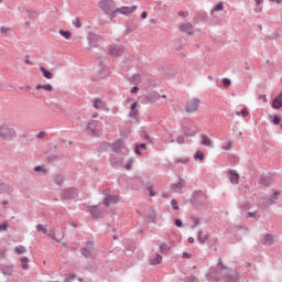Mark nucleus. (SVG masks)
Returning <instances> with one entry per match:
<instances>
[{"label":"nucleus","instance_id":"nucleus-1","mask_svg":"<svg viewBox=\"0 0 282 282\" xmlns=\"http://www.w3.org/2000/svg\"><path fill=\"white\" fill-rule=\"evenodd\" d=\"M17 138V130L14 127L8 124V123H2L0 124V139L4 140L6 142H12Z\"/></svg>","mask_w":282,"mask_h":282},{"label":"nucleus","instance_id":"nucleus-2","mask_svg":"<svg viewBox=\"0 0 282 282\" xmlns=\"http://www.w3.org/2000/svg\"><path fill=\"white\" fill-rule=\"evenodd\" d=\"M207 199L208 196H206L204 192L195 191L193 192L192 197L189 198V203L192 204V206H194V208H202V206L206 204Z\"/></svg>","mask_w":282,"mask_h":282},{"label":"nucleus","instance_id":"nucleus-3","mask_svg":"<svg viewBox=\"0 0 282 282\" xmlns=\"http://www.w3.org/2000/svg\"><path fill=\"white\" fill-rule=\"evenodd\" d=\"M78 197V189L76 187H68L62 189L61 192V199L62 202H72V199H77Z\"/></svg>","mask_w":282,"mask_h":282},{"label":"nucleus","instance_id":"nucleus-4","mask_svg":"<svg viewBox=\"0 0 282 282\" xmlns=\"http://www.w3.org/2000/svg\"><path fill=\"white\" fill-rule=\"evenodd\" d=\"M98 6L104 14H110L112 10H116V1L113 0H100Z\"/></svg>","mask_w":282,"mask_h":282},{"label":"nucleus","instance_id":"nucleus-5","mask_svg":"<svg viewBox=\"0 0 282 282\" xmlns=\"http://www.w3.org/2000/svg\"><path fill=\"white\" fill-rule=\"evenodd\" d=\"M99 70L91 76V80L97 83L98 80H102V78L107 77V65L102 64V57H99Z\"/></svg>","mask_w":282,"mask_h":282},{"label":"nucleus","instance_id":"nucleus-6","mask_svg":"<svg viewBox=\"0 0 282 282\" xmlns=\"http://www.w3.org/2000/svg\"><path fill=\"white\" fill-rule=\"evenodd\" d=\"M82 257L85 259H93L94 258V241H87L86 246L79 250Z\"/></svg>","mask_w":282,"mask_h":282},{"label":"nucleus","instance_id":"nucleus-7","mask_svg":"<svg viewBox=\"0 0 282 282\" xmlns=\"http://www.w3.org/2000/svg\"><path fill=\"white\" fill-rule=\"evenodd\" d=\"M200 102H202V100L199 98H194V99L187 101V104L185 106L186 113H195V111H197Z\"/></svg>","mask_w":282,"mask_h":282},{"label":"nucleus","instance_id":"nucleus-8","mask_svg":"<svg viewBox=\"0 0 282 282\" xmlns=\"http://www.w3.org/2000/svg\"><path fill=\"white\" fill-rule=\"evenodd\" d=\"M88 213H90L94 219H102L105 217V209H100L98 205L89 206Z\"/></svg>","mask_w":282,"mask_h":282},{"label":"nucleus","instance_id":"nucleus-9","mask_svg":"<svg viewBox=\"0 0 282 282\" xmlns=\"http://www.w3.org/2000/svg\"><path fill=\"white\" fill-rule=\"evenodd\" d=\"M96 124H98V121L90 120L87 123L86 130L88 131L89 135H93V138H100V132L98 129H96Z\"/></svg>","mask_w":282,"mask_h":282},{"label":"nucleus","instance_id":"nucleus-10","mask_svg":"<svg viewBox=\"0 0 282 282\" xmlns=\"http://www.w3.org/2000/svg\"><path fill=\"white\" fill-rule=\"evenodd\" d=\"M87 39L90 47H98L100 45V35L89 32Z\"/></svg>","mask_w":282,"mask_h":282},{"label":"nucleus","instance_id":"nucleus-11","mask_svg":"<svg viewBox=\"0 0 282 282\" xmlns=\"http://www.w3.org/2000/svg\"><path fill=\"white\" fill-rule=\"evenodd\" d=\"M259 186L260 188L272 186V177H270V175L262 174L259 180Z\"/></svg>","mask_w":282,"mask_h":282},{"label":"nucleus","instance_id":"nucleus-12","mask_svg":"<svg viewBox=\"0 0 282 282\" xmlns=\"http://www.w3.org/2000/svg\"><path fill=\"white\" fill-rule=\"evenodd\" d=\"M122 52H124V46L122 45H115L112 48L108 51L110 56L120 57L122 56Z\"/></svg>","mask_w":282,"mask_h":282},{"label":"nucleus","instance_id":"nucleus-13","mask_svg":"<svg viewBox=\"0 0 282 282\" xmlns=\"http://www.w3.org/2000/svg\"><path fill=\"white\" fill-rule=\"evenodd\" d=\"M155 209L150 207L149 212L145 214L144 221H147V224H155Z\"/></svg>","mask_w":282,"mask_h":282},{"label":"nucleus","instance_id":"nucleus-14","mask_svg":"<svg viewBox=\"0 0 282 282\" xmlns=\"http://www.w3.org/2000/svg\"><path fill=\"white\" fill-rule=\"evenodd\" d=\"M238 208L242 213H248V210H250V208H252V203H250L248 200H240V202H238Z\"/></svg>","mask_w":282,"mask_h":282},{"label":"nucleus","instance_id":"nucleus-15","mask_svg":"<svg viewBox=\"0 0 282 282\" xmlns=\"http://www.w3.org/2000/svg\"><path fill=\"white\" fill-rule=\"evenodd\" d=\"M119 9V14H133V12H135V10H138V6H132V7H121L118 8Z\"/></svg>","mask_w":282,"mask_h":282},{"label":"nucleus","instance_id":"nucleus-16","mask_svg":"<svg viewBox=\"0 0 282 282\" xmlns=\"http://www.w3.org/2000/svg\"><path fill=\"white\" fill-rule=\"evenodd\" d=\"M118 202H120V199L118 198V196L107 195V196L104 198L102 204H105L106 206H109L110 204H118Z\"/></svg>","mask_w":282,"mask_h":282},{"label":"nucleus","instance_id":"nucleus-17","mask_svg":"<svg viewBox=\"0 0 282 282\" xmlns=\"http://www.w3.org/2000/svg\"><path fill=\"white\" fill-rule=\"evenodd\" d=\"M186 187V181L184 178H180L177 183L171 185L172 191H182V188Z\"/></svg>","mask_w":282,"mask_h":282},{"label":"nucleus","instance_id":"nucleus-18","mask_svg":"<svg viewBox=\"0 0 282 282\" xmlns=\"http://www.w3.org/2000/svg\"><path fill=\"white\" fill-rule=\"evenodd\" d=\"M135 30H138V23H135L133 20H129L126 25L127 34H131V32H135Z\"/></svg>","mask_w":282,"mask_h":282},{"label":"nucleus","instance_id":"nucleus-19","mask_svg":"<svg viewBox=\"0 0 282 282\" xmlns=\"http://www.w3.org/2000/svg\"><path fill=\"white\" fill-rule=\"evenodd\" d=\"M145 100L147 102H158V100H160V94L156 91L150 93L145 95Z\"/></svg>","mask_w":282,"mask_h":282},{"label":"nucleus","instance_id":"nucleus-20","mask_svg":"<svg viewBox=\"0 0 282 282\" xmlns=\"http://www.w3.org/2000/svg\"><path fill=\"white\" fill-rule=\"evenodd\" d=\"M229 181L232 184H239V173L235 170H229Z\"/></svg>","mask_w":282,"mask_h":282},{"label":"nucleus","instance_id":"nucleus-21","mask_svg":"<svg viewBox=\"0 0 282 282\" xmlns=\"http://www.w3.org/2000/svg\"><path fill=\"white\" fill-rule=\"evenodd\" d=\"M0 270L4 274V276H12V272H14V264L4 265Z\"/></svg>","mask_w":282,"mask_h":282},{"label":"nucleus","instance_id":"nucleus-22","mask_svg":"<svg viewBox=\"0 0 282 282\" xmlns=\"http://www.w3.org/2000/svg\"><path fill=\"white\" fill-rule=\"evenodd\" d=\"M272 109H281L282 107V97L281 94H279L271 104Z\"/></svg>","mask_w":282,"mask_h":282},{"label":"nucleus","instance_id":"nucleus-23","mask_svg":"<svg viewBox=\"0 0 282 282\" xmlns=\"http://www.w3.org/2000/svg\"><path fill=\"white\" fill-rule=\"evenodd\" d=\"M180 30H181V32H185V34L191 35V34H193V24H191V23L182 24L180 26Z\"/></svg>","mask_w":282,"mask_h":282},{"label":"nucleus","instance_id":"nucleus-24","mask_svg":"<svg viewBox=\"0 0 282 282\" xmlns=\"http://www.w3.org/2000/svg\"><path fill=\"white\" fill-rule=\"evenodd\" d=\"M197 21H202L203 23H208V13L204 11H199L196 13Z\"/></svg>","mask_w":282,"mask_h":282},{"label":"nucleus","instance_id":"nucleus-25","mask_svg":"<svg viewBox=\"0 0 282 282\" xmlns=\"http://www.w3.org/2000/svg\"><path fill=\"white\" fill-rule=\"evenodd\" d=\"M110 164H111V166H113L116 169L118 166H122L123 160L121 158L111 156Z\"/></svg>","mask_w":282,"mask_h":282},{"label":"nucleus","instance_id":"nucleus-26","mask_svg":"<svg viewBox=\"0 0 282 282\" xmlns=\"http://www.w3.org/2000/svg\"><path fill=\"white\" fill-rule=\"evenodd\" d=\"M40 72L42 73V75L44 76V78H47V80H52V78H54V74H52V72H50L47 68H45L44 66L40 67Z\"/></svg>","mask_w":282,"mask_h":282},{"label":"nucleus","instance_id":"nucleus-27","mask_svg":"<svg viewBox=\"0 0 282 282\" xmlns=\"http://www.w3.org/2000/svg\"><path fill=\"white\" fill-rule=\"evenodd\" d=\"M182 132L186 138H193V135L197 134V131L188 128V127H183Z\"/></svg>","mask_w":282,"mask_h":282},{"label":"nucleus","instance_id":"nucleus-28","mask_svg":"<svg viewBox=\"0 0 282 282\" xmlns=\"http://www.w3.org/2000/svg\"><path fill=\"white\" fill-rule=\"evenodd\" d=\"M142 151H147V143H138L134 147L135 155H142Z\"/></svg>","mask_w":282,"mask_h":282},{"label":"nucleus","instance_id":"nucleus-29","mask_svg":"<svg viewBox=\"0 0 282 282\" xmlns=\"http://www.w3.org/2000/svg\"><path fill=\"white\" fill-rule=\"evenodd\" d=\"M138 102H133L130 107V112H129V117L130 118H137L138 117Z\"/></svg>","mask_w":282,"mask_h":282},{"label":"nucleus","instance_id":"nucleus-30","mask_svg":"<svg viewBox=\"0 0 282 282\" xmlns=\"http://www.w3.org/2000/svg\"><path fill=\"white\" fill-rule=\"evenodd\" d=\"M273 245H274V236H272V234H265L263 246H273Z\"/></svg>","mask_w":282,"mask_h":282},{"label":"nucleus","instance_id":"nucleus-31","mask_svg":"<svg viewBox=\"0 0 282 282\" xmlns=\"http://www.w3.org/2000/svg\"><path fill=\"white\" fill-rule=\"evenodd\" d=\"M53 182L57 186H63V183L65 182V177H63V175H61V174H54L53 175Z\"/></svg>","mask_w":282,"mask_h":282},{"label":"nucleus","instance_id":"nucleus-32","mask_svg":"<svg viewBox=\"0 0 282 282\" xmlns=\"http://www.w3.org/2000/svg\"><path fill=\"white\" fill-rule=\"evenodd\" d=\"M121 149L122 142L120 140L115 141L111 145V150L113 151V153H120Z\"/></svg>","mask_w":282,"mask_h":282},{"label":"nucleus","instance_id":"nucleus-33","mask_svg":"<svg viewBox=\"0 0 282 282\" xmlns=\"http://www.w3.org/2000/svg\"><path fill=\"white\" fill-rule=\"evenodd\" d=\"M269 120L275 127H279V124L281 126V116L280 115L269 116Z\"/></svg>","mask_w":282,"mask_h":282},{"label":"nucleus","instance_id":"nucleus-34","mask_svg":"<svg viewBox=\"0 0 282 282\" xmlns=\"http://www.w3.org/2000/svg\"><path fill=\"white\" fill-rule=\"evenodd\" d=\"M48 107H50V109H51L52 111H55V113H58L59 111H63V105H61V104L51 102V104L48 105Z\"/></svg>","mask_w":282,"mask_h":282},{"label":"nucleus","instance_id":"nucleus-35","mask_svg":"<svg viewBox=\"0 0 282 282\" xmlns=\"http://www.w3.org/2000/svg\"><path fill=\"white\" fill-rule=\"evenodd\" d=\"M35 89L39 91L41 89H44V91H52V89H54V87L51 86V84H37L35 86Z\"/></svg>","mask_w":282,"mask_h":282},{"label":"nucleus","instance_id":"nucleus-36","mask_svg":"<svg viewBox=\"0 0 282 282\" xmlns=\"http://www.w3.org/2000/svg\"><path fill=\"white\" fill-rule=\"evenodd\" d=\"M162 263V256L156 253L154 259H150V265H160Z\"/></svg>","mask_w":282,"mask_h":282},{"label":"nucleus","instance_id":"nucleus-37","mask_svg":"<svg viewBox=\"0 0 282 282\" xmlns=\"http://www.w3.org/2000/svg\"><path fill=\"white\" fill-rule=\"evenodd\" d=\"M93 107H95L96 109H104L105 108V101L101 99H95Z\"/></svg>","mask_w":282,"mask_h":282},{"label":"nucleus","instance_id":"nucleus-38","mask_svg":"<svg viewBox=\"0 0 282 282\" xmlns=\"http://www.w3.org/2000/svg\"><path fill=\"white\" fill-rule=\"evenodd\" d=\"M202 144L204 147H213V141L206 134H202Z\"/></svg>","mask_w":282,"mask_h":282},{"label":"nucleus","instance_id":"nucleus-39","mask_svg":"<svg viewBox=\"0 0 282 282\" xmlns=\"http://www.w3.org/2000/svg\"><path fill=\"white\" fill-rule=\"evenodd\" d=\"M261 204L263 208H269V206H272V200L270 199V197H262Z\"/></svg>","mask_w":282,"mask_h":282},{"label":"nucleus","instance_id":"nucleus-40","mask_svg":"<svg viewBox=\"0 0 282 282\" xmlns=\"http://www.w3.org/2000/svg\"><path fill=\"white\" fill-rule=\"evenodd\" d=\"M29 262L30 259H28V257L21 258L22 270H30V264H28Z\"/></svg>","mask_w":282,"mask_h":282},{"label":"nucleus","instance_id":"nucleus-41","mask_svg":"<svg viewBox=\"0 0 282 282\" xmlns=\"http://www.w3.org/2000/svg\"><path fill=\"white\" fill-rule=\"evenodd\" d=\"M221 10H224V2L217 3L210 11V14H215V12H221Z\"/></svg>","mask_w":282,"mask_h":282},{"label":"nucleus","instance_id":"nucleus-42","mask_svg":"<svg viewBox=\"0 0 282 282\" xmlns=\"http://www.w3.org/2000/svg\"><path fill=\"white\" fill-rule=\"evenodd\" d=\"M224 279L227 281V282H237V276L232 273H227L224 275Z\"/></svg>","mask_w":282,"mask_h":282},{"label":"nucleus","instance_id":"nucleus-43","mask_svg":"<svg viewBox=\"0 0 282 282\" xmlns=\"http://www.w3.org/2000/svg\"><path fill=\"white\" fill-rule=\"evenodd\" d=\"M208 237V234L202 236V231H198L197 239L199 243H206Z\"/></svg>","mask_w":282,"mask_h":282},{"label":"nucleus","instance_id":"nucleus-44","mask_svg":"<svg viewBox=\"0 0 282 282\" xmlns=\"http://www.w3.org/2000/svg\"><path fill=\"white\" fill-rule=\"evenodd\" d=\"M246 218H247V219L252 218V219H256L257 221H259V217H258V215H257V210H254V212H247Z\"/></svg>","mask_w":282,"mask_h":282},{"label":"nucleus","instance_id":"nucleus-45","mask_svg":"<svg viewBox=\"0 0 282 282\" xmlns=\"http://www.w3.org/2000/svg\"><path fill=\"white\" fill-rule=\"evenodd\" d=\"M108 17H110V21H113L116 19L117 14H120V10L118 8L110 11V13H106Z\"/></svg>","mask_w":282,"mask_h":282},{"label":"nucleus","instance_id":"nucleus-46","mask_svg":"<svg viewBox=\"0 0 282 282\" xmlns=\"http://www.w3.org/2000/svg\"><path fill=\"white\" fill-rule=\"evenodd\" d=\"M58 160H61V155H58V154H51V155H48L47 158H46V162H56V161H58Z\"/></svg>","mask_w":282,"mask_h":282},{"label":"nucleus","instance_id":"nucleus-47","mask_svg":"<svg viewBox=\"0 0 282 282\" xmlns=\"http://www.w3.org/2000/svg\"><path fill=\"white\" fill-rule=\"evenodd\" d=\"M58 33L61 34V36H63L66 40L72 39V33L69 31L59 30Z\"/></svg>","mask_w":282,"mask_h":282},{"label":"nucleus","instance_id":"nucleus-48","mask_svg":"<svg viewBox=\"0 0 282 282\" xmlns=\"http://www.w3.org/2000/svg\"><path fill=\"white\" fill-rule=\"evenodd\" d=\"M236 116H242V118H248V116H250V112H248V109L242 108L241 111H236Z\"/></svg>","mask_w":282,"mask_h":282},{"label":"nucleus","instance_id":"nucleus-49","mask_svg":"<svg viewBox=\"0 0 282 282\" xmlns=\"http://www.w3.org/2000/svg\"><path fill=\"white\" fill-rule=\"evenodd\" d=\"M194 160H199V162H203L204 160V152L202 151H196V153L194 154Z\"/></svg>","mask_w":282,"mask_h":282},{"label":"nucleus","instance_id":"nucleus-50","mask_svg":"<svg viewBox=\"0 0 282 282\" xmlns=\"http://www.w3.org/2000/svg\"><path fill=\"white\" fill-rule=\"evenodd\" d=\"M184 282H199V279L195 275H189L184 278Z\"/></svg>","mask_w":282,"mask_h":282},{"label":"nucleus","instance_id":"nucleus-51","mask_svg":"<svg viewBox=\"0 0 282 282\" xmlns=\"http://www.w3.org/2000/svg\"><path fill=\"white\" fill-rule=\"evenodd\" d=\"M25 252H26L25 247H23L21 245L19 247H15V253L17 254H25Z\"/></svg>","mask_w":282,"mask_h":282},{"label":"nucleus","instance_id":"nucleus-52","mask_svg":"<svg viewBox=\"0 0 282 282\" xmlns=\"http://www.w3.org/2000/svg\"><path fill=\"white\" fill-rule=\"evenodd\" d=\"M160 250H161L162 253L169 252V250H171V247H169V246L166 245V242H162V243L160 245Z\"/></svg>","mask_w":282,"mask_h":282},{"label":"nucleus","instance_id":"nucleus-53","mask_svg":"<svg viewBox=\"0 0 282 282\" xmlns=\"http://www.w3.org/2000/svg\"><path fill=\"white\" fill-rule=\"evenodd\" d=\"M8 228H10V225L8 224V220L0 224V232H3L6 230H8Z\"/></svg>","mask_w":282,"mask_h":282},{"label":"nucleus","instance_id":"nucleus-54","mask_svg":"<svg viewBox=\"0 0 282 282\" xmlns=\"http://www.w3.org/2000/svg\"><path fill=\"white\" fill-rule=\"evenodd\" d=\"M36 230L43 232V235H47V228L43 227L42 224L36 225Z\"/></svg>","mask_w":282,"mask_h":282},{"label":"nucleus","instance_id":"nucleus-55","mask_svg":"<svg viewBox=\"0 0 282 282\" xmlns=\"http://www.w3.org/2000/svg\"><path fill=\"white\" fill-rule=\"evenodd\" d=\"M223 87L228 88L232 85V82L229 78H223Z\"/></svg>","mask_w":282,"mask_h":282},{"label":"nucleus","instance_id":"nucleus-56","mask_svg":"<svg viewBox=\"0 0 282 282\" xmlns=\"http://www.w3.org/2000/svg\"><path fill=\"white\" fill-rule=\"evenodd\" d=\"M279 192H274L273 195L271 197H269V199L272 202V204H275L276 199H279Z\"/></svg>","mask_w":282,"mask_h":282},{"label":"nucleus","instance_id":"nucleus-57","mask_svg":"<svg viewBox=\"0 0 282 282\" xmlns=\"http://www.w3.org/2000/svg\"><path fill=\"white\" fill-rule=\"evenodd\" d=\"M174 224L176 228H184V224L182 223V219L176 218L174 219Z\"/></svg>","mask_w":282,"mask_h":282},{"label":"nucleus","instance_id":"nucleus-58","mask_svg":"<svg viewBox=\"0 0 282 282\" xmlns=\"http://www.w3.org/2000/svg\"><path fill=\"white\" fill-rule=\"evenodd\" d=\"M48 237L51 239H53L54 241H56L57 243H61V240H58V238H56V231H52L51 234H48Z\"/></svg>","mask_w":282,"mask_h":282},{"label":"nucleus","instance_id":"nucleus-59","mask_svg":"<svg viewBox=\"0 0 282 282\" xmlns=\"http://www.w3.org/2000/svg\"><path fill=\"white\" fill-rule=\"evenodd\" d=\"M171 204H172L173 210H180V206H177V200L175 198L171 200Z\"/></svg>","mask_w":282,"mask_h":282},{"label":"nucleus","instance_id":"nucleus-60","mask_svg":"<svg viewBox=\"0 0 282 282\" xmlns=\"http://www.w3.org/2000/svg\"><path fill=\"white\" fill-rule=\"evenodd\" d=\"M223 149H225V151H230V149H232V142L230 141L225 142V145L223 147Z\"/></svg>","mask_w":282,"mask_h":282},{"label":"nucleus","instance_id":"nucleus-61","mask_svg":"<svg viewBox=\"0 0 282 282\" xmlns=\"http://www.w3.org/2000/svg\"><path fill=\"white\" fill-rule=\"evenodd\" d=\"M73 25H75V28H83V23H80V18H77L75 21H73Z\"/></svg>","mask_w":282,"mask_h":282},{"label":"nucleus","instance_id":"nucleus-62","mask_svg":"<svg viewBox=\"0 0 282 282\" xmlns=\"http://www.w3.org/2000/svg\"><path fill=\"white\" fill-rule=\"evenodd\" d=\"M131 166H133V159L128 160V162L126 164L127 171H131Z\"/></svg>","mask_w":282,"mask_h":282},{"label":"nucleus","instance_id":"nucleus-63","mask_svg":"<svg viewBox=\"0 0 282 282\" xmlns=\"http://www.w3.org/2000/svg\"><path fill=\"white\" fill-rule=\"evenodd\" d=\"M26 12H28L29 17H31V18L34 17V14H35V17H39V13L32 9H26Z\"/></svg>","mask_w":282,"mask_h":282},{"label":"nucleus","instance_id":"nucleus-64","mask_svg":"<svg viewBox=\"0 0 282 282\" xmlns=\"http://www.w3.org/2000/svg\"><path fill=\"white\" fill-rule=\"evenodd\" d=\"M0 32H1V34H8V33L10 32V28H8V26H1V28H0Z\"/></svg>","mask_w":282,"mask_h":282}]
</instances>
